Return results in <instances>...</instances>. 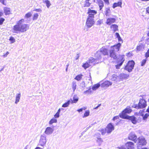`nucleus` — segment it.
<instances>
[{
	"mask_svg": "<svg viewBox=\"0 0 149 149\" xmlns=\"http://www.w3.org/2000/svg\"><path fill=\"white\" fill-rule=\"evenodd\" d=\"M24 21L22 18L18 21L16 24L14 25L12 29L13 32L15 33H24L29 29V25L27 24H22Z\"/></svg>",
	"mask_w": 149,
	"mask_h": 149,
	"instance_id": "f257e3e1",
	"label": "nucleus"
},
{
	"mask_svg": "<svg viewBox=\"0 0 149 149\" xmlns=\"http://www.w3.org/2000/svg\"><path fill=\"white\" fill-rule=\"evenodd\" d=\"M46 143V139L45 137L43 135H41L39 141V144L38 145L43 146Z\"/></svg>",
	"mask_w": 149,
	"mask_h": 149,
	"instance_id": "9d476101",
	"label": "nucleus"
},
{
	"mask_svg": "<svg viewBox=\"0 0 149 149\" xmlns=\"http://www.w3.org/2000/svg\"><path fill=\"white\" fill-rule=\"evenodd\" d=\"M121 46V44L120 43H118L116 45H114L111 46V48L112 49L114 48L117 51H118L120 50V48Z\"/></svg>",
	"mask_w": 149,
	"mask_h": 149,
	"instance_id": "6ab92c4d",
	"label": "nucleus"
},
{
	"mask_svg": "<svg viewBox=\"0 0 149 149\" xmlns=\"http://www.w3.org/2000/svg\"><path fill=\"white\" fill-rule=\"evenodd\" d=\"M122 77L123 78L127 79L129 77V75L127 74H123Z\"/></svg>",
	"mask_w": 149,
	"mask_h": 149,
	"instance_id": "49530a36",
	"label": "nucleus"
},
{
	"mask_svg": "<svg viewBox=\"0 0 149 149\" xmlns=\"http://www.w3.org/2000/svg\"><path fill=\"white\" fill-rule=\"evenodd\" d=\"M115 35L116 36V37L118 38V41L119 42L122 41V42H123V40L121 38L119 33H116Z\"/></svg>",
	"mask_w": 149,
	"mask_h": 149,
	"instance_id": "f704fd0d",
	"label": "nucleus"
},
{
	"mask_svg": "<svg viewBox=\"0 0 149 149\" xmlns=\"http://www.w3.org/2000/svg\"><path fill=\"white\" fill-rule=\"evenodd\" d=\"M90 1V0H86L85 1L84 5V7H88L90 6L91 3L89 2Z\"/></svg>",
	"mask_w": 149,
	"mask_h": 149,
	"instance_id": "cd10ccee",
	"label": "nucleus"
},
{
	"mask_svg": "<svg viewBox=\"0 0 149 149\" xmlns=\"http://www.w3.org/2000/svg\"><path fill=\"white\" fill-rule=\"evenodd\" d=\"M9 53L8 52H7L6 53L4 54L3 55V56L4 57H6L7 56V55L9 54Z\"/></svg>",
	"mask_w": 149,
	"mask_h": 149,
	"instance_id": "052dcab7",
	"label": "nucleus"
},
{
	"mask_svg": "<svg viewBox=\"0 0 149 149\" xmlns=\"http://www.w3.org/2000/svg\"><path fill=\"white\" fill-rule=\"evenodd\" d=\"M57 122V120L55 118H52L49 121V124L50 125H51L54 123H56Z\"/></svg>",
	"mask_w": 149,
	"mask_h": 149,
	"instance_id": "c9c22d12",
	"label": "nucleus"
},
{
	"mask_svg": "<svg viewBox=\"0 0 149 149\" xmlns=\"http://www.w3.org/2000/svg\"><path fill=\"white\" fill-rule=\"evenodd\" d=\"M125 60L124 55H120L118 58L117 62L118 63L123 64Z\"/></svg>",
	"mask_w": 149,
	"mask_h": 149,
	"instance_id": "a211bd4d",
	"label": "nucleus"
},
{
	"mask_svg": "<svg viewBox=\"0 0 149 149\" xmlns=\"http://www.w3.org/2000/svg\"><path fill=\"white\" fill-rule=\"evenodd\" d=\"M129 140L133 141L134 143H136L137 141V138L136 136L132 133H130L128 137Z\"/></svg>",
	"mask_w": 149,
	"mask_h": 149,
	"instance_id": "dca6fc26",
	"label": "nucleus"
},
{
	"mask_svg": "<svg viewBox=\"0 0 149 149\" xmlns=\"http://www.w3.org/2000/svg\"><path fill=\"white\" fill-rule=\"evenodd\" d=\"M77 86L76 82L75 81H73L72 83V87L73 91H74L76 89Z\"/></svg>",
	"mask_w": 149,
	"mask_h": 149,
	"instance_id": "72a5a7b5",
	"label": "nucleus"
},
{
	"mask_svg": "<svg viewBox=\"0 0 149 149\" xmlns=\"http://www.w3.org/2000/svg\"><path fill=\"white\" fill-rule=\"evenodd\" d=\"M125 145L127 149H134V144L132 142H128L126 143Z\"/></svg>",
	"mask_w": 149,
	"mask_h": 149,
	"instance_id": "2eb2a0df",
	"label": "nucleus"
},
{
	"mask_svg": "<svg viewBox=\"0 0 149 149\" xmlns=\"http://www.w3.org/2000/svg\"><path fill=\"white\" fill-rule=\"evenodd\" d=\"M112 83L109 81H105L103 82L101 85L102 87L106 88L109 86H111Z\"/></svg>",
	"mask_w": 149,
	"mask_h": 149,
	"instance_id": "1a4fd4ad",
	"label": "nucleus"
},
{
	"mask_svg": "<svg viewBox=\"0 0 149 149\" xmlns=\"http://www.w3.org/2000/svg\"><path fill=\"white\" fill-rule=\"evenodd\" d=\"M122 64H121L120 63H118V64L116 65H115V67L116 69H119L120 68L121 65H122Z\"/></svg>",
	"mask_w": 149,
	"mask_h": 149,
	"instance_id": "8fccbe9b",
	"label": "nucleus"
},
{
	"mask_svg": "<svg viewBox=\"0 0 149 149\" xmlns=\"http://www.w3.org/2000/svg\"><path fill=\"white\" fill-rule=\"evenodd\" d=\"M9 40L10 41L11 43H12L14 42L15 41V39L12 36H11Z\"/></svg>",
	"mask_w": 149,
	"mask_h": 149,
	"instance_id": "c03bdc74",
	"label": "nucleus"
},
{
	"mask_svg": "<svg viewBox=\"0 0 149 149\" xmlns=\"http://www.w3.org/2000/svg\"><path fill=\"white\" fill-rule=\"evenodd\" d=\"M110 27L111 29L114 32L118 31V26L116 24H112L110 26Z\"/></svg>",
	"mask_w": 149,
	"mask_h": 149,
	"instance_id": "4be33fe9",
	"label": "nucleus"
},
{
	"mask_svg": "<svg viewBox=\"0 0 149 149\" xmlns=\"http://www.w3.org/2000/svg\"><path fill=\"white\" fill-rule=\"evenodd\" d=\"M101 53L103 55H108L109 54L107 48L103 47L101 48L100 50Z\"/></svg>",
	"mask_w": 149,
	"mask_h": 149,
	"instance_id": "4468645a",
	"label": "nucleus"
},
{
	"mask_svg": "<svg viewBox=\"0 0 149 149\" xmlns=\"http://www.w3.org/2000/svg\"><path fill=\"white\" fill-rule=\"evenodd\" d=\"M94 18L88 17L86 20V25L88 28H90L95 24Z\"/></svg>",
	"mask_w": 149,
	"mask_h": 149,
	"instance_id": "423d86ee",
	"label": "nucleus"
},
{
	"mask_svg": "<svg viewBox=\"0 0 149 149\" xmlns=\"http://www.w3.org/2000/svg\"><path fill=\"white\" fill-rule=\"evenodd\" d=\"M59 114L56 112V113L54 115V117H55V118H56L59 117Z\"/></svg>",
	"mask_w": 149,
	"mask_h": 149,
	"instance_id": "5fc2aeb1",
	"label": "nucleus"
},
{
	"mask_svg": "<svg viewBox=\"0 0 149 149\" xmlns=\"http://www.w3.org/2000/svg\"><path fill=\"white\" fill-rule=\"evenodd\" d=\"M53 131V129L51 127H48L46 129L45 133L47 134H49L52 133Z\"/></svg>",
	"mask_w": 149,
	"mask_h": 149,
	"instance_id": "412c9836",
	"label": "nucleus"
},
{
	"mask_svg": "<svg viewBox=\"0 0 149 149\" xmlns=\"http://www.w3.org/2000/svg\"><path fill=\"white\" fill-rule=\"evenodd\" d=\"M116 21V19L113 18H108L107 19L106 23L107 24L110 25L114 23Z\"/></svg>",
	"mask_w": 149,
	"mask_h": 149,
	"instance_id": "f3484780",
	"label": "nucleus"
},
{
	"mask_svg": "<svg viewBox=\"0 0 149 149\" xmlns=\"http://www.w3.org/2000/svg\"><path fill=\"white\" fill-rule=\"evenodd\" d=\"M100 85L99 84H95L92 87V89L93 91L96 90L100 87Z\"/></svg>",
	"mask_w": 149,
	"mask_h": 149,
	"instance_id": "473e14b6",
	"label": "nucleus"
},
{
	"mask_svg": "<svg viewBox=\"0 0 149 149\" xmlns=\"http://www.w3.org/2000/svg\"><path fill=\"white\" fill-rule=\"evenodd\" d=\"M101 105V104H99L96 107H95L94 108V109H97Z\"/></svg>",
	"mask_w": 149,
	"mask_h": 149,
	"instance_id": "69168bd1",
	"label": "nucleus"
},
{
	"mask_svg": "<svg viewBox=\"0 0 149 149\" xmlns=\"http://www.w3.org/2000/svg\"><path fill=\"white\" fill-rule=\"evenodd\" d=\"M43 2L45 3L46 6L48 8L51 5V4L49 1L48 0H42Z\"/></svg>",
	"mask_w": 149,
	"mask_h": 149,
	"instance_id": "c756f323",
	"label": "nucleus"
},
{
	"mask_svg": "<svg viewBox=\"0 0 149 149\" xmlns=\"http://www.w3.org/2000/svg\"><path fill=\"white\" fill-rule=\"evenodd\" d=\"M145 56L146 58L149 57V49L147 51V52L145 53Z\"/></svg>",
	"mask_w": 149,
	"mask_h": 149,
	"instance_id": "de8ad7c7",
	"label": "nucleus"
},
{
	"mask_svg": "<svg viewBox=\"0 0 149 149\" xmlns=\"http://www.w3.org/2000/svg\"><path fill=\"white\" fill-rule=\"evenodd\" d=\"M97 1L100 10H101L104 6V3L102 0H97Z\"/></svg>",
	"mask_w": 149,
	"mask_h": 149,
	"instance_id": "aec40b11",
	"label": "nucleus"
},
{
	"mask_svg": "<svg viewBox=\"0 0 149 149\" xmlns=\"http://www.w3.org/2000/svg\"><path fill=\"white\" fill-rule=\"evenodd\" d=\"M119 117L118 116H114L112 119V120L113 121H114L116 119H119Z\"/></svg>",
	"mask_w": 149,
	"mask_h": 149,
	"instance_id": "864d4df0",
	"label": "nucleus"
},
{
	"mask_svg": "<svg viewBox=\"0 0 149 149\" xmlns=\"http://www.w3.org/2000/svg\"><path fill=\"white\" fill-rule=\"evenodd\" d=\"M90 66V65L89 64L88 62H86L85 63L83 64L82 65V67L84 69H86L87 68L89 67Z\"/></svg>",
	"mask_w": 149,
	"mask_h": 149,
	"instance_id": "2f4dec72",
	"label": "nucleus"
},
{
	"mask_svg": "<svg viewBox=\"0 0 149 149\" xmlns=\"http://www.w3.org/2000/svg\"><path fill=\"white\" fill-rule=\"evenodd\" d=\"M79 55L78 54H77L76 57L75 58V60H77L78 59L79 57Z\"/></svg>",
	"mask_w": 149,
	"mask_h": 149,
	"instance_id": "0e129e2a",
	"label": "nucleus"
},
{
	"mask_svg": "<svg viewBox=\"0 0 149 149\" xmlns=\"http://www.w3.org/2000/svg\"><path fill=\"white\" fill-rule=\"evenodd\" d=\"M126 56H132V55L131 53L129 52L127 54Z\"/></svg>",
	"mask_w": 149,
	"mask_h": 149,
	"instance_id": "bf43d9fd",
	"label": "nucleus"
},
{
	"mask_svg": "<svg viewBox=\"0 0 149 149\" xmlns=\"http://www.w3.org/2000/svg\"><path fill=\"white\" fill-rule=\"evenodd\" d=\"M89 111L88 110L87 111H85L84 116H83V118L87 117L89 115Z\"/></svg>",
	"mask_w": 149,
	"mask_h": 149,
	"instance_id": "37998d69",
	"label": "nucleus"
},
{
	"mask_svg": "<svg viewBox=\"0 0 149 149\" xmlns=\"http://www.w3.org/2000/svg\"><path fill=\"white\" fill-rule=\"evenodd\" d=\"M5 21V19L3 18H0V25L2 24L3 22Z\"/></svg>",
	"mask_w": 149,
	"mask_h": 149,
	"instance_id": "09e8293b",
	"label": "nucleus"
},
{
	"mask_svg": "<svg viewBox=\"0 0 149 149\" xmlns=\"http://www.w3.org/2000/svg\"><path fill=\"white\" fill-rule=\"evenodd\" d=\"M5 0H0V1L3 5H6V4L4 3Z\"/></svg>",
	"mask_w": 149,
	"mask_h": 149,
	"instance_id": "680f3d73",
	"label": "nucleus"
},
{
	"mask_svg": "<svg viewBox=\"0 0 149 149\" xmlns=\"http://www.w3.org/2000/svg\"><path fill=\"white\" fill-rule=\"evenodd\" d=\"M138 104H135L134 105V108H135L136 109H140V108H139V107H138Z\"/></svg>",
	"mask_w": 149,
	"mask_h": 149,
	"instance_id": "4d7b16f0",
	"label": "nucleus"
},
{
	"mask_svg": "<svg viewBox=\"0 0 149 149\" xmlns=\"http://www.w3.org/2000/svg\"><path fill=\"white\" fill-rule=\"evenodd\" d=\"M145 47V44L143 43H140L138 44L136 48V51L139 52L143 50Z\"/></svg>",
	"mask_w": 149,
	"mask_h": 149,
	"instance_id": "9b49d317",
	"label": "nucleus"
},
{
	"mask_svg": "<svg viewBox=\"0 0 149 149\" xmlns=\"http://www.w3.org/2000/svg\"><path fill=\"white\" fill-rule=\"evenodd\" d=\"M100 50L97 52L95 54V56L97 59H101L102 58Z\"/></svg>",
	"mask_w": 149,
	"mask_h": 149,
	"instance_id": "393cba45",
	"label": "nucleus"
},
{
	"mask_svg": "<svg viewBox=\"0 0 149 149\" xmlns=\"http://www.w3.org/2000/svg\"><path fill=\"white\" fill-rule=\"evenodd\" d=\"M103 1L106 4H109V0H103Z\"/></svg>",
	"mask_w": 149,
	"mask_h": 149,
	"instance_id": "6e6d98bb",
	"label": "nucleus"
},
{
	"mask_svg": "<svg viewBox=\"0 0 149 149\" xmlns=\"http://www.w3.org/2000/svg\"><path fill=\"white\" fill-rule=\"evenodd\" d=\"M70 103V100H68L67 102L63 104L62 106V107H68Z\"/></svg>",
	"mask_w": 149,
	"mask_h": 149,
	"instance_id": "ea45409f",
	"label": "nucleus"
},
{
	"mask_svg": "<svg viewBox=\"0 0 149 149\" xmlns=\"http://www.w3.org/2000/svg\"><path fill=\"white\" fill-rule=\"evenodd\" d=\"M146 36L148 37V38L146 39V41L149 42V30L147 31Z\"/></svg>",
	"mask_w": 149,
	"mask_h": 149,
	"instance_id": "3c124183",
	"label": "nucleus"
},
{
	"mask_svg": "<svg viewBox=\"0 0 149 149\" xmlns=\"http://www.w3.org/2000/svg\"><path fill=\"white\" fill-rule=\"evenodd\" d=\"M146 62V59H144L142 60L141 62V65L143 66L145 65Z\"/></svg>",
	"mask_w": 149,
	"mask_h": 149,
	"instance_id": "a18cd8bd",
	"label": "nucleus"
},
{
	"mask_svg": "<svg viewBox=\"0 0 149 149\" xmlns=\"http://www.w3.org/2000/svg\"><path fill=\"white\" fill-rule=\"evenodd\" d=\"M109 56L114 59H116L117 58V55L115 52V49L109 50Z\"/></svg>",
	"mask_w": 149,
	"mask_h": 149,
	"instance_id": "f8f14e48",
	"label": "nucleus"
},
{
	"mask_svg": "<svg viewBox=\"0 0 149 149\" xmlns=\"http://www.w3.org/2000/svg\"><path fill=\"white\" fill-rule=\"evenodd\" d=\"M122 4V3L121 1H118L117 3H114L112 7L113 8L117 7H121Z\"/></svg>",
	"mask_w": 149,
	"mask_h": 149,
	"instance_id": "5701e85b",
	"label": "nucleus"
},
{
	"mask_svg": "<svg viewBox=\"0 0 149 149\" xmlns=\"http://www.w3.org/2000/svg\"><path fill=\"white\" fill-rule=\"evenodd\" d=\"M124 119L130 120L134 124H135L137 122L136 119L134 116H129L127 117H126V118Z\"/></svg>",
	"mask_w": 149,
	"mask_h": 149,
	"instance_id": "ddd939ff",
	"label": "nucleus"
},
{
	"mask_svg": "<svg viewBox=\"0 0 149 149\" xmlns=\"http://www.w3.org/2000/svg\"><path fill=\"white\" fill-rule=\"evenodd\" d=\"M137 140L138 141V144L139 146L145 145L147 143L146 141L143 137H139L137 139Z\"/></svg>",
	"mask_w": 149,
	"mask_h": 149,
	"instance_id": "6e6552de",
	"label": "nucleus"
},
{
	"mask_svg": "<svg viewBox=\"0 0 149 149\" xmlns=\"http://www.w3.org/2000/svg\"><path fill=\"white\" fill-rule=\"evenodd\" d=\"M32 16V14L30 12H29L26 13L24 16L25 18H28Z\"/></svg>",
	"mask_w": 149,
	"mask_h": 149,
	"instance_id": "4c0bfd02",
	"label": "nucleus"
},
{
	"mask_svg": "<svg viewBox=\"0 0 149 149\" xmlns=\"http://www.w3.org/2000/svg\"><path fill=\"white\" fill-rule=\"evenodd\" d=\"M95 59L93 57L91 58H90L88 61V63L89 64L92 63H94L95 61Z\"/></svg>",
	"mask_w": 149,
	"mask_h": 149,
	"instance_id": "a19ab883",
	"label": "nucleus"
},
{
	"mask_svg": "<svg viewBox=\"0 0 149 149\" xmlns=\"http://www.w3.org/2000/svg\"><path fill=\"white\" fill-rule=\"evenodd\" d=\"M20 96H21V94L20 93H19L17 95L16 97L15 102V103L16 104H17L19 101V100Z\"/></svg>",
	"mask_w": 149,
	"mask_h": 149,
	"instance_id": "58836bf2",
	"label": "nucleus"
},
{
	"mask_svg": "<svg viewBox=\"0 0 149 149\" xmlns=\"http://www.w3.org/2000/svg\"><path fill=\"white\" fill-rule=\"evenodd\" d=\"M33 11L38 12H40L42 11V10L40 8L35 9L33 10Z\"/></svg>",
	"mask_w": 149,
	"mask_h": 149,
	"instance_id": "603ef678",
	"label": "nucleus"
},
{
	"mask_svg": "<svg viewBox=\"0 0 149 149\" xmlns=\"http://www.w3.org/2000/svg\"><path fill=\"white\" fill-rule=\"evenodd\" d=\"M3 15V13L2 12L0 11V17Z\"/></svg>",
	"mask_w": 149,
	"mask_h": 149,
	"instance_id": "338daca9",
	"label": "nucleus"
},
{
	"mask_svg": "<svg viewBox=\"0 0 149 149\" xmlns=\"http://www.w3.org/2000/svg\"><path fill=\"white\" fill-rule=\"evenodd\" d=\"M135 63L133 60L129 61L125 67V69L128 72H130L133 69Z\"/></svg>",
	"mask_w": 149,
	"mask_h": 149,
	"instance_id": "20e7f679",
	"label": "nucleus"
},
{
	"mask_svg": "<svg viewBox=\"0 0 149 149\" xmlns=\"http://www.w3.org/2000/svg\"><path fill=\"white\" fill-rule=\"evenodd\" d=\"M138 107L140 109L145 108L147 106V102L144 99H140L138 103Z\"/></svg>",
	"mask_w": 149,
	"mask_h": 149,
	"instance_id": "39448f33",
	"label": "nucleus"
},
{
	"mask_svg": "<svg viewBox=\"0 0 149 149\" xmlns=\"http://www.w3.org/2000/svg\"><path fill=\"white\" fill-rule=\"evenodd\" d=\"M38 17V15L37 13H35L33 14L32 19L33 20H36L37 19Z\"/></svg>",
	"mask_w": 149,
	"mask_h": 149,
	"instance_id": "79ce46f5",
	"label": "nucleus"
},
{
	"mask_svg": "<svg viewBox=\"0 0 149 149\" xmlns=\"http://www.w3.org/2000/svg\"><path fill=\"white\" fill-rule=\"evenodd\" d=\"M4 12L6 15H9L10 14V9L9 8L5 7L3 9Z\"/></svg>",
	"mask_w": 149,
	"mask_h": 149,
	"instance_id": "b1692460",
	"label": "nucleus"
},
{
	"mask_svg": "<svg viewBox=\"0 0 149 149\" xmlns=\"http://www.w3.org/2000/svg\"><path fill=\"white\" fill-rule=\"evenodd\" d=\"M79 100V98L76 96H74L73 97V100H71L70 102L71 104L76 103Z\"/></svg>",
	"mask_w": 149,
	"mask_h": 149,
	"instance_id": "a878e982",
	"label": "nucleus"
},
{
	"mask_svg": "<svg viewBox=\"0 0 149 149\" xmlns=\"http://www.w3.org/2000/svg\"><path fill=\"white\" fill-rule=\"evenodd\" d=\"M96 141L97 143L99 146L101 145L102 143L104 142L102 139L100 137L97 138Z\"/></svg>",
	"mask_w": 149,
	"mask_h": 149,
	"instance_id": "bb28decb",
	"label": "nucleus"
},
{
	"mask_svg": "<svg viewBox=\"0 0 149 149\" xmlns=\"http://www.w3.org/2000/svg\"><path fill=\"white\" fill-rule=\"evenodd\" d=\"M141 116H142L143 119L144 120H146L148 117L149 116V113L148 112L144 115L143 114H141Z\"/></svg>",
	"mask_w": 149,
	"mask_h": 149,
	"instance_id": "7c9ffc66",
	"label": "nucleus"
},
{
	"mask_svg": "<svg viewBox=\"0 0 149 149\" xmlns=\"http://www.w3.org/2000/svg\"><path fill=\"white\" fill-rule=\"evenodd\" d=\"M146 13L149 14V6L146 8Z\"/></svg>",
	"mask_w": 149,
	"mask_h": 149,
	"instance_id": "13d9d810",
	"label": "nucleus"
},
{
	"mask_svg": "<svg viewBox=\"0 0 149 149\" xmlns=\"http://www.w3.org/2000/svg\"><path fill=\"white\" fill-rule=\"evenodd\" d=\"M83 75L81 74L77 75L74 78V79L77 81H80L82 78Z\"/></svg>",
	"mask_w": 149,
	"mask_h": 149,
	"instance_id": "c85d7f7f",
	"label": "nucleus"
},
{
	"mask_svg": "<svg viewBox=\"0 0 149 149\" xmlns=\"http://www.w3.org/2000/svg\"><path fill=\"white\" fill-rule=\"evenodd\" d=\"M146 112L149 113V106L148 107L146 110Z\"/></svg>",
	"mask_w": 149,
	"mask_h": 149,
	"instance_id": "774afa93",
	"label": "nucleus"
},
{
	"mask_svg": "<svg viewBox=\"0 0 149 149\" xmlns=\"http://www.w3.org/2000/svg\"><path fill=\"white\" fill-rule=\"evenodd\" d=\"M110 12V8H106L105 11V15L106 16H108L109 15V14Z\"/></svg>",
	"mask_w": 149,
	"mask_h": 149,
	"instance_id": "e433bc0d",
	"label": "nucleus"
},
{
	"mask_svg": "<svg viewBox=\"0 0 149 149\" xmlns=\"http://www.w3.org/2000/svg\"><path fill=\"white\" fill-rule=\"evenodd\" d=\"M114 130V126L111 123H108L105 129H102L100 131L102 135L106 133L109 134L111 133Z\"/></svg>",
	"mask_w": 149,
	"mask_h": 149,
	"instance_id": "f03ea898",
	"label": "nucleus"
},
{
	"mask_svg": "<svg viewBox=\"0 0 149 149\" xmlns=\"http://www.w3.org/2000/svg\"><path fill=\"white\" fill-rule=\"evenodd\" d=\"M97 11L96 10L91 9L90 8L88 9V12L87 13L88 15V17L94 18V15L97 14Z\"/></svg>",
	"mask_w": 149,
	"mask_h": 149,
	"instance_id": "0eeeda50",
	"label": "nucleus"
},
{
	"mask_svg": "<svg viewBox=\"0 0 149 149\" xmlns=\"http://www.w3.org/2000/svg\"><path fill=\"white\" fill-rule=\"evenodd\" d=\"M83 109L81 108V109L77 110V111L79 112H80L82 111H83Z\"/></svg>",
	"mask_w": 149,
	"mask_h": 149,
	"instance_id": "e2e57ef3",
	"label": "nucleus"
},
{
	"mask_svg": "<svg viewBox=\"0 0 149 149\" xmlns=\"http://www.w3.org/2000/svg\"><path fill=\"white\" fill-rule=\"evenodd\" d=\"M132 111L131 107L130 106H127L119 114V116L121 118L125 119L129 116L126 114L127 113H130Z\"/></svg>",
	"mask_w": 149,
	"mask_h": 149,
	"instance_id": "7ed1b4c3",
	"label": "nucleus"
}]
</instances>
